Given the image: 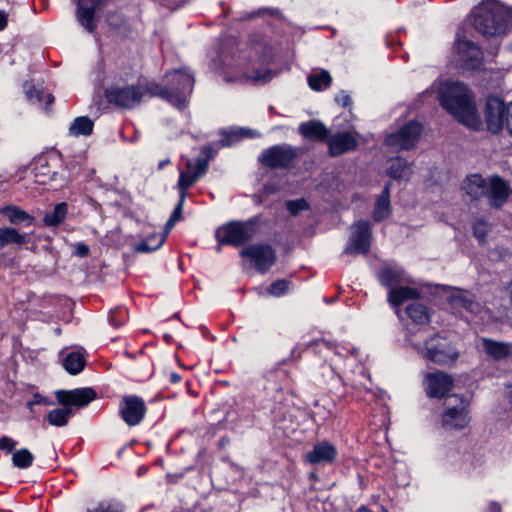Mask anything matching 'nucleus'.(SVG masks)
Returning a JSON list of instances; mask_svg holds the SVG:
<instances>
[{"instance_id":"15","label":"nucleus","mask_w":512,"mask_h":512,"mask_svg":"<svg viewBox=\"0 0 512 512\" xmlns=\"http://www.w3.org/2000/svg\"><path fill=\"white\" fill-rule=\"evenodd\" d=\"M119 413L127 425L136 426L143 420L146 414V406L139 396H124L119 407Z\"/></svg>"},{"instance_id":"27","label":"nucleus","mask_w":512,"mask_h":512,"mask_svg":"<svg viewBox=\"0 0 512 512\" xmlns=\"http://www.w3.org/2000/svg\"><path fill=\"white\" fill-rule=\"evenodd\" d=\"M0 214L5 216L13 225L23 224L24 226H31L34 222L33 216L14 205H7L0 208Z\"/></svg>"},{"instance_id":"56","label":"nucleus","mask_w":512,"mask_h":512,"mask_svg":"<svg viewBox=\"0 0 512 512\" xmlns=\"http://www.w3.org/2000/svg\"><path fill=\"white\" fill-rule=\"evenodd\" d=\"M322 376L327 379H334L335 378V371L331 365H328L326 363H323L320 367Z\"/></svg>"},{"instance_id":"61","label":"nucleus","mask_w":512,"mask_h":512,"mask_svg":"<svg viewBox=\"0 0 512 512\" xmlns=\"http://www.w3.org/2000/svg\"><path fill=\"white\" fill-rule=\"evenodd\" d=\"M391 189H392V182H391V181H388V182H386V183H385V185H384V187H383V190H382V192L380 193V195L390 197Z\"/></svg>"},{"instance_id":"46","label":"nucleus","mask_w":512,"mask_h":512,"mask_svg":"<svg viewBox=\"0 0 512 512\" xmlns=\"http://www.w3.org/2000/svg\"><path fill=\"white\" fill-rule=\"evenodd\" d=\"M127 318L128 311L124 308L111 310L108 316L109 322L116 328L122 326L127 321Z\"/></svg>"},{"instance_id":"44","label":"nucleus","mask_w":512,"mask_h":512,"mask_svg":"<svg viewBox=\"0 0 512 512\" xmlns=\"http://www.w3.org/2000/svg\"><path fill=\"white\" fill-rule=\"evenodd\" d=\"M220 134L222 136L220 139L221 146L229 147L241 140L243 131H239L238 129L223 130Z\"/></svg>"},{"instance_id":"50","label":"nucleus","mask_w":512,"mask_h":512,"mask_svg":"<svg viewBox=\"0 0 512 512\" xmlns=\"http://www.w3.org/2000/svg\"><path fill=\"white\" fill-rule=\"evenodd\" d=\"M17 442L8 436H3L0 438V450L5 451L6 453L13 452Z\"/></svg>"},{"instance_id":"17","label":"nucleus","mask_w":512,"mask_h":512,"mask_svg":"<svg viewBox=\"0 0 512 512\" xmlns=\"http://www.w3.org/2000/svg\"><path fill=\"white\" fill-rule=\"evenodd\" d=\"M424 386L428 397L442 398L452 389L453 379L440 371L428 373L424 379Z\"/></svg>"},{"instance_id":"12","label":"nucleus","mask_w":512,"mask_h":512,"mask_svg":"<svg viewBox=\"0 0 512 512\" xmlns=\"http://www.w3.org/2000/svg\"><path fill=\"white\" fill-rule=\"evenodd\" d=\"M240 255L249 258L255 269L265 274L276 262V254L270 244H252L241 250Z\"/></svg>"},{"instance_id":"31","label":"nucleus","mask_w":512,"mask_h":512,"mask_svg":"<svg viewBox=\"0 0 512 512\" xmlns=\"http://www.w3.org/2000/svg\"><path fill=\"white\" fill-rule=\"evenodd\" d=\"M85 359L79 352H70L62 359L64 369L71 375L79 374L85 367Z\"/></svg>"},{"instance_id":"35","label":"nucleus","mask_w":512,"mask_h":512,"mask_svg":"<svg viewBox=\"0 0 512 512\" xmlns=\"http://www.w3.org/2000/svg\"><path fill=\"white\" fill-rule=\"evenodd\" d=\"M391 202L390 197L378 195L375 201V206L373 210V220L375 222H381L387 219L391 214Z\"/></svg>"},{"instance_id":"29","label":"nucleus","mask_w":512,"mask_h":512,"mask_svg":"<svg viewBox=\"0 0 512 512\" xmlns=\"http://www.w3.org/2000/svg\"><path fill=\"white\" fill-rule=\"evenodd\" d=\"M68 213L66 202L57 203L52 211L47 212L43 217V224L47 227H57L63 223Z\"/></svg>"},{"instance_id":"62","label":"nucleus","mask_w":512,"mask_h":512,"mask_svg":"<svg viewBox=\"0 0 512 512\" xmlns=\"http://www.w3.org/2000/svg\"><path fill=\"white\" fill-rule=\"evenodd\" d=\"M54 96L51 93L44 92L43 101L45 102L46 106L51 105L54 102Z\"/></svg>"},{"instance_id":"3","label":"nucleus","mask_w":512,"mask_h":512,"mask_svg":"<svg viewBox=\"0 0 512 512\" xmlns=\"http://www.w3.org/2000/svg\"><path fill=\"white\" fill-rule=\"evenodd\" d=\"M55 397L62 407L50 410L46 415V420L52 426L64 427L74 416L73 408L86 407L96 399L97 393L91 387H83L73 390H57Z\"/></svg>"},{"instance_id":"19","label":"nucleus","mask_w":512,"mask_h":512,"mask_svg":"<svg viewBox=\"0 0 512 512\" xmlns=\"http://www.w3.org/2000/svg\"><path fill=\"white\" fill-rule=\"evenodd\" d=\"M329 155L340 156L344 153L356 150L358 142L349 132H340L328 138Z\"/></svg>"},{"instance_id":"14","label":"nucleus","mask_w":512,"mask_h":512,"mask_svg":"<svg viewBox=\"0 0 512 512\" xmlns=\"http://www.w3.org/2000/svg\"><path fill=\"white\" fill-rule=\"evenodd\" d=\"M507 106L498 97H488L485 105V120L490 132L497 134L506 124Z\"/></svg>"},{"instance_id":"2","label":"nucleus","mask_w":512,"mask_h":512,"mask_svg":"<svg viewBox=\"0 0 512 512\" xmlns=\"http://www.w3.org/2000/svg\"><path fill=\"white\" fill-rule=\"evenodd\" d=\"M474 28L485 37L499 36L512 26V9L497 0H484L472 11Z\"/></svg>"},{"instance_id":"36","label":"nucleus","mask_w":512,"mask_h":512,"mask_svg":"<svg viewBox=\"0 0 512 512\" xmlns=\"http://www.w3.org/2000/svg\"><path fill=\"white\" fill-rule=\"evenodd\" d=\"M406 312L408 317L416 324H426L430 321L428 308L419 302L409 304Z\"/></svg>"},{"instance_id":"49","label":"nucleus","mask_w":512,"mask_h":512,"mask_svg":"<svg viewBox=\"0 0 512 512\" xmlns=\"http://www.w3.org/2000/svg\"><path fill=\"white\" fill-rule=\"evenodd\" d=\"M26 96L32 103H41L43 102L44 91L31 86L26 90Z\"/></svg>"},{"instance_id":"11","label":"nucleus","mask_w":512,"mask_h":512,"mask_svg":"<svg viewBox=\"0 0 512 512\" xmlns=\"http://www.w3.org/2000/svg\"><path fill=\"white\" fill-rule=\"evenodd\" d=\"M421 132V124L412 120L406 123L398 131L387 135L385 138V144L388 147L399 150H409L415 146Z\"/></svg>"},{"instance_id":"25","label":"nucleus","mask_w":512,"mask_h":512,"mask_svg":"<svg viewBox=\"0 0 512 512\" xmlns=\"http://www.w3.org/2000/svg\"><path fill=\"white\" fill-rule=\"evenodd\" d=\"M386 173L394 180H409L412 169L406 159L397 156L388 159Z\"/></svg>"},{"instance_id":"21","label":"nucleus","mask_w":512,"mask_h":512,"mask_svg":"<svg viewBox=\"0 0 512 512\" xmlns=\"http://www.w3.org/2000/svg\"><path fill=\"white\" fill-rule=\"evenodd\" d=\"M59 155L52 153L47 155H39L34 159L35 166L33 168L36 181L39 183H46L47 180H56L58 172L51 171L50 165L52 162L58 161Z\"/></svg>"},{"instance_id":"10","label":"nucleus","mask_w":512,"mask_h":512,"mask_svg":"<svg viewBox=\"0 0 512 512\" xmlns=\"http://www.w3.org/2000/svg\"><path fill=\"white\" fill-rule=\"evenodd\" d=\"M104 95L110 104L124 109H133L140 104L144 93L139 86L129 85L108 88Z\"/></svg>"},{"instance_id":"54","label":"nucleus","mask_w":512,"mask_h":512,"mask_svg":"<svg viewBox=\"0 0 512 512\" xmlns=\"http://www.w3.org/2000/svg\"><path fill=\"white\" fill-rule=\"evenodd\" d=\"M161 5L167 7L169 10L174 11L182 7L188 0H159Z\"/></svg>"},{"instance_id":"51","label":"nucleus","mask_w":512,"mask_h":512,"mask_svg":"<svg viewBox=\"0 0 512 512\" xmlns=\"http://www.w3.org/2000/svg\"><path fill=\"white\" fill-rule=\"evenodd\" d=\"M74 247L73 254L79 258H85L89 255V246L80 242L72 245Z\"/></svg>"},{"instance_id":"45","label":"nucleus","mask_w":512,"mask_h":512,"mask_svg":"<svg viewBox=\"0 0 512 512\" xmlns=\"http://www.w3.org/2000/svg\"><path fill=\"white\" fill-rule=\"evenodd\" d=\"M290 285V281L280 279L270 284L268 292L273 296L280 297L289 291Z\"/></svg>"},{"instance_id":"60","label":"nucleus","mask_w":512,"mask_h":512,"mask_svg":"<svg viewBox=\"0 0 512 512\" xmlns=\"http://www.w3.org/2000/svg\"><path fill=\"white\" fill-rule=\"evenodd\" d=\"M239 131H243V135L241 136V140L243 138H252L258 135L255 131L251 129L238 128Z\"/></svg>"},{"instance_id":"57","label":"nucleus","mask_w":512,"mask_h":512,"mask_svg":"<svg viewBox=\"0 0 512 512\" xmlns=\"http://www.w3.org/2000/svg\"><path fill=\"white\" fill-rule=\"evenodd\" d=\"M506 126L512 135V102L507 105Z\"/></svg>"},{"instance_id":"47","label":"nucleus","mask_w":512,"mask_h":512,"mask_svg":"<svg viewBox=\"0 0 512 512\" xmlns=\"http://www.w3.org/2000/svg\"><path fill=\"white\" fill-rule=\"evenodd\" d=\"M286 209L293 216L298 215L301 211L309 209L308 202L304 199L289 200L286 202Z\"/></svg>"},{"instance_id":"38","label":"nucleus","mask_w":512,"mask_h":512,"mask_svg":"<svg viewBox=\"0 0 512 512\" xmlns=\"http://www.w3.org/2000/svg\"><path fill=\"white\" fill-rule=\"evenodd\" d=\"M331 82V75L326 70H321L320 72L312 73L308 77L309 87L315 91H320L322 89L328 88L331 85Z\"/></svg>"},{"instance_id":"1","label":"nucleus","mask_w":512,"mask_h":512,"mask_svg":"<svg viewBox=\"0 0 512 512\" xmlns=\"http://www.w3.org/2000/svg\"><path fill=\"white\" fill-rule=\"evenodd\" d=\"M441 106L461 124L478 129L481 125L470 90L462 82L444 83L438 92Z\"/></svg>"},{"instance_id":"23","label":"nucleus","mask_w":512,"mask_h":512,"mask_svg":"<svg viewBox=\"0 0 512 512\" xmlns=\"http://www.w3.org/2000/svg\"><path fill=\"white\" fill-rule=\"evenodd\" d=\"M461 189L471 201H476L486 195L488 184L480 174H471L463 180Z\"/></svg>"},{"instance_id":"37","label":"nucleus","mask_w":512,"mask_h":512,"mask_svg":"<svg viewBox=\"0 0 512 512\" xmlns=\"http://www.w3.org/2000/svg\"><path fill=\"white\" fill-rule=\"evenodd\" d=\"M215 150L211 145H206L201 149L200 155L196 158L195 171L198 176H203L209 166V162L215 155Z\"/></svg>"},{"instance_id":"43","label":"nucleus","mask_w":512,"mask_h":512,"mask_svg":"<svg viewBox=\"0 0 512 512\" xmlns=\"http://www.w3.org/2000/svg\"><path fill=\"white\" fill-rule=\"evenodd\" d=\"M276 73L271 69L255 70L251 74H246L247 80L253 84H266L275 77Z\"/></svg>"},{"instance_id":"59","label":"nucleus","mask_w":512,"mask_h":512,"mask_svg":"<svg viewBox=\"0 0 512 512\" xmlns=\"http://www.w3.org/2000/svg\"><path fill=\"white\" fill-rule=\"evenodd\" d=\"M320 344L326 346L328 349H330L332 347V344L329 341H326L325 339H317V340L311 341L309 343V347L318 346Z\"/></svg>"},{"instance_id":"33","label":"nucleus","mask_w":512,"mask_h":512,"mask_svg":"<svg viewBox=\"0 0 512 512\" xmlns=\"http://www.w3.org/2000/svg\"><path fill=\"white\" fill-rule=\"evenodd\" d=\"M94 123L87 116H80L73 120L69 133L73 136H89L93 132Z\"/></svg>"},{"instance_id":"24","label":"nucleus","mask_w":512,"mask_h":512,"mask_svg":"<svg viewBox=\"0 0 512 512\" xmlns=\"http://www.w3.org/2000/svg\"><path fill=\"white\" fill-rule=\"evenodd\" d=\"M298 132L306 139L326 142L329 138V130L319 120H310L299 125Z\"/></svg>"},{"instance_id":"58","label":"nucleus","mask_w":512,"mask_h":512,"mask_svg":"<svg viewBox=\"0 0 512 512\" xmlns=\"http://www.w3.org/2000/svg\"><path fill=\"white\" fill-rule=\"evenodd\" d=\"M8 16L7 14L0 10V31H3L7 27Z\"/></svg>"},{"instance_id":"53","label":"nucleus","mask_w":512,"mask_h":512,"mask_svg":"<svg viewBox=\"0 0 512 512\" xmlns=\"http://www.w3.org/2000/svg\"><path fill=\"white\" fill-rule=\"evenodd\" d=\"M53 404L54 403L51 400H49L46 397L36 393L33 396V400L28 402V407L30 409H32L33 405H46V406H50V405H53Z\"/></svg>"},{"instance_id":"41","label":"nucleus","mask_w":512,"mask_h":512,"mask_svg":"<svg viewBox=\"0 0 512 512\" xmlns=\"http://www.w3.org/2000/svg\"><path fill=\"white\" fill-rule=\"evenodd\" d=\"M473 236L478 243L483 246L486 243L487 234L490 231V225L484 218H477L472 224Z\"/></svg>"},{"instance_id":"22","label":"nucleus","mask_w":512,"mask_h":512,"mask_svg":"<svg viewBox=\"0 0 512 512\" xmlns=\"http://www.w3.org/2000/svg\"><path fill=\"white\" fill-rule=\"evenodd\" d=\"M380 284L387 288H394L410 282L405 271L399 266H384L377 273Z\"/></svg>"},{"instance_id":"63","label":"nucleus","mask_w":512,"mask_h":512,"mask_svg":"<svg viewBox=\"0 0 512 512\" xmlns=\"http://www.w3.org/2000/svg\"><path fill=\"white\" fill-rule=\"evenodd\" d=\"M169 380L171 383L176 384L179 383L181 380V376L177 374L176 372H172L169 374Z\"/></svg>"},{"instance_id":"52","label":"nucleus","mask_w":512,"mask_h":512,"mask_svg":"<svg viewBox=\"0 0 512 512\" xmlns=\"http://www.w3.org/2000/svg\"><path fill=\"white\" fill-rule=\"evenodd\" d=\"M335 101L340 104L342 107H349L352 104V99L350 95L342 90L335 96Z\"/></svg>"},{"instance_id":"30","label":"nucleus","mask_w":512,"mask_h":512,"mask_svg":"<svg viewBox=\"0 0 512 512\" xmlns=\"http://www.w3.org/2000/svg\"><path fill=\"white\" fill-rule=\"evenodd\" d=\"M27 242L26 235L13 227H0V250L10 244L23 245Z\"/></svg>"},{"instance_id":"28","label":"nucleus","mask_w":512,"mask_h":512,"mask_svg":"<svg viewBox=\"0 0 512 512\" xmlns=\"http://www.w3.org/2000/svg\"><path fill=\"white\" fill-rule=\"evenodd\" d=\"M419 297L420 293L417 289L407 286H398L389 290L387 300L391 306L399 307L405 301L418 299Z\"/></svg>"},{"instance_id":"55","label":"nucleus","mask_w":512,"mask_h":512,"mask_svg":"<svg viewBox=\"0 0 512 512\" xmlns=\"http://www.w3.org/2000/svg\"><path fill=\"white\" fill-rule=\"evenodd\" d=\"M184 201L185 200H182V198L179 196V201L176 205V207L174 208L171 216H170V219L174 220V221H179L182 217V208H183V204H184Z\"/></svg>"},{"instance_id":"32","label":"nucleus","mask_w":512,"mask_h":512,"mask_svg":"<svg viewBox=\"0 0 512 512\" xmlns=\"http://www.w3.org/2000/svg\"><path fill=\"white\" fill-rule=\"evenodd\" d=\"M166 235L164 234H152L146 239L138 243L134 250L137 253H150L158 250L165 242Z\"/></svg>"},{"instance_id":"9","label":"nucleus","mask_w":512,"mask_h":512,"mask_svg":"<svg viewBox=\"0 0 512 512\" xmlns=\"http://www.w3.org/2000/svg\"><path fill=\"white\" fill-rule=\"evenodd\" d=\"M297 156V150L291 145L278 144L263 150L258 160L270 169H287Z\"/></svg>"},{"instance_id":"13","label":"nucleus","mask_w":512,"mask_h":512,"mask_svg":"<svg viewBox=\"0 0 512 512\" xmlns=\"http://www.w3.org/2000/svg\"><path fill=\"white\" fill-rule=\"evenodd\" d=\"M371 237L372 230L370 223L363 220L358 221L344 249V253L351 255L367 254L370 249Z\"/></svg>"},{"instance_id":"48","label":"nucleus","mask_w":512,"mask_h":512,"mask_svg":"<svg viewBox=\"0 0 512 512\" xmlns=\"http://www.w3.org/2000/svg\"><path fill=\"white\" fill-rule=\"evenodd\" d=\"M86 512H124L121 504L115 502H101L94 509H87Z\"/></svg>"},{"instance_id":"34","label":"nucleus","mask_w":512,"mask_h":512,"mask_svg":"<svg viewBox=\"0 0 512 512\" xmlns=\"http://www.w3.org/2000/svg\"><path fill=\"white\" fill-rule=\"evenodd\" d=\"M275 19L282 21L284 16L278 8L261 7L257 10L247 12L241 16V20H252L254 18Z\"/></svg>"},{"instance_id":"6","label":"nucleus","mask_w":512,"mask_h":512,"mask_svg":"<svg viewBox=\"0 0 512 512\" xmlns=\"http://www.w3.org/2000/svg\"><path fill=\"white\" fill-rule=\"evenodd\" d=\"M446 411L442 415V425L447 429H463L470 421L468 401L457 394L445 400Z\"/></svg>"},{"instance_id":"40","label":"nucleus","mask_w":512,"mask_h":512,"mask_svg":"<svg viewBox=\"0 0 512 512\" xmlns=\"http://www.w3.org/2000/svg\"><path fill=\"white\" fill-rule=\"evenodd\" d=\"M145 92H147L151 97H160L168 103L169 101H179L176 96H169L166 85H162L160 83H148L145 87Z\"/></svg>"},{"instance_id":"4","label":"nucleus","mask_w":512,"mask_h":512,"mask_svg":"<svg viewBox=\"0 0 512 512\" xmlns=\"http://www.w3.org/2000/svg\"><path fill=\"white\" fill-rule=\"evenodd\" d=\"M259 222L260 216H254L247 221L234 220L219 227L215 234L217 251H220L221 245L239 247L250 241L257 232Z\"/></svg>"},{"instance_id":"18","label":"nucleus","mask_w":512,"mask_h":512,"mask_svg":"<svg viewBox=\"0 0 512 512\" xmlns=\"http://www.w3.org/2000/svg\"><path fill=\"white\" fill-rule=\"evenodd\" d=\"M510 193L511 189L505 180L497 175L490 177L488 192L485 196L492 208L500 209L507 202Z\"/></svg>"},{"instance_id":"8","label":"nucleus","mask_w":512,"mask_h":512,"mask_svg":"<svg viewBox=\"0 0 512 512\" xmlns=\"http://www.w3.org/2000/svg\"><path fill=\"white\" fill-rule=\"evenodd\" d=\"M454 48L458 60L464 70L480 69L483 64V52L474 42L465 38L464 31L459 29L456 33Z\"/></svg>"},{"instance_id":"5","label":"nucleus","mask_w":512,"mask_h":512,"mask_svg":"<svg viewBox=\"0 0 512 512\" xmlns=\"http://www.w3.org/2000/svg\"><path fill=\"white\" fill-rule=\"evenodd\" d=\"M166 77L169 79L166 85L168 95L176 96L179 100L169 101V103L178 109L185 108L195 83L193 75L186 70L178 69L167 73Z\"/></svg>"},{"instance_id":"39","label":"nucleus","mask_w":512,"mask_h":512,"mask_svg":"<svg viewBox=\"0 0 512 512\" xmlns=\"http://www.w3.org/2000/svg\"><path fill=\"white\" fill-rule=\"evenodd\" d=\"M34 460L33 454L26 448L16 450L12 454V463L16 468L27 469L29 468Z\"/></svg>"},{"instance_id":"64","label":"nucleus","mask_w":512,"mask_h":512,"mask_svg":"<svg viewBox=\"0 0 512 512\" xmlns=\"http://www.w3.org/2000/svg\"><path fill=\"white\" fill-rule=\"evenodd\" d=\"M490 512H501V506L497 502H491L489 505Z\"/></svg>"},{"instance_id":"26","label":"nucleus","mask_w":512,"mask_h":512,"mask_svg":"<svg viewBox=\"0 0 512 512\" xmlns=\"http://www.w3.org/2000/svg\"><path fill=\"white\" fill-rule=\"evenodd\" d=\"M484 352L493 360L501 361L511 354V345L505 342L496 341L490 338L481 339Z\"/></svg>"},{"instance_id":"20","label":"nucleus","mask_w":512,"mask_h":512,"mask_svg":"<svg viewBox=\"0 0 512 512\" xmlns=\"http://www.w3.org/2000/svg\"><path fill=\"white\" fill-rule=\"evenodd\" d=\"M336 455L335 446L327 441H322L313 446V449L306 454L305 459L312 465H320L332 463Z\"/></svg>"},{"instance_id":"7","label":"nucleus","mask_w":512,"mask_h":512,"mask_svg":"<svg viewBox=\"0 0 512 512\" xmlns=\"http://www.w3.org/2000/svg\"><path fill=\"white\" fill-rule=\"evenodd\" d=\"M423 351L426 359L439 365L453 363L459 356L452 343L439 334L425 341Z\"/></svg>"},{"instance_id":"16","label":"nucleus","mask_w":512,"mask_h":512,"mask_svg":"<svg viewBox=\"0 0 512 512\" xmlns=\"http://www.w3.org/2000/svg\"><path fill=\"white\" fill-rule=\"evenodd\" d=\"M108 0H78L77 20L88 32L96 28L95 13L106 7Z\"/></svg>"},{"instance_id":"42","label":"nucleus","mask_w":512,"mask_h":512,"mask_svg":"<svg viewBox=\"0 0 512 512\" xmlns=\"http://www.w3.org/2000/svg\"><path fill=\"white\" fill-rule=\"evenodd\" d=\"M200 178L196 173H187L184 171H181L179 174V179L177 186L180 191V197L182 200H185L187 190Z\"/></svg>"}]
</instances>
